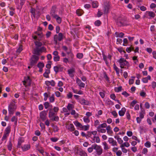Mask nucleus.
Listing matches in <instances>:
<instances>
[{"label": "nucleus", "mask_w": 156, "mask_h": 156, "mask_svg": "<svg viewBox=\"0 0 156 156\" xmlns=\"http://www.w3.org/2000/svg\"><path fill=\"white\" fill-rule=\"evenodd\" d=\"M54 132H56L58 131L59 130L58 127L56 126L53 125L52 126Z\"/></svg>", "instance_id": "6e6d98bb"}, {"label": "nucleus", "mask_w": 156, "mask_h": 156, "mask_svg": "<svg viewBox=\"0 0 156 156\" xmlns=\"http://www.w3.org/2000/svg\"><path fill=\"white\" fill-rule=\"evenodd\" d=\"M108 142L112 146H117V143L115 140L112 137H109L108 139Z\"/></svg>", "instance_id": "f8f14e48"}, {"label": "nucleus", "mask_w": 156, "mask_h": 156, "mask_svg": "<svg viewBox=\"0 0 156 156\" xmlns=\"http://www.w3.org/2000/svg\"><path fill=\"white\" fill-rule=\"evenodd\" d=\"M21 147L23 151H26L30 148V144H25Z\"/></svg>", "instance_id": "2eb2a0df"}, {"label": "nucleus", "mask_w": 156, "mask_h": 156, "mask_svg": "<svg viewBox=\"0 0 156 156\" xmlns=\"http://www.w3.org/2000/svg\"><path fill=\"white\" fill-rule=\"evenodd\" d=\"M80 103L82 105H88L90 104L89 102L86 100L84 99H82L80 101Z\"/></svg>", "instance_id": "a878e982"}, {"label": "nucleus", "mask_w": 156, "mask_h": 156, "mask_svg": "<svg viewBox=\"0 0 156 156\" xmlns=\"http://www.w3.org/2000/svg\"><path fill=\"white\" fill-rule=\"evenodd\" d=\"M36 47H39L42 45V43L39 41H35L34 42Z\"/></svg>", "instance_id": "4c0bfd02"}, {"label": "nucleus", "mask_w": 156, "mask_h": 156, "mask_svg": "<svg viewBox=\"0 0 156 156\" xmlns=\"http://www.w3.org/2000/svg\"><path fill=\"white\" fill-rule=\"evenodd\" d=\"M68 73L69 76L71 77H73L74 76V73H75V69L74 68H71L69 69Z\"/></svg>", "instance_id": "4468645a"}, {"label": "nucleus", "mask_w": 156, "mask_h": 156, "mask_svg": "<svg viewBox=\"0 0 156 156\" xmlns=\"http://www.w3.org/2000/svg\"><path fill=\"white\" fill-rule=\"evenodd\" d=\"M93 148L95 150L96 153L98 155H100L102 154L103 150L101 146L94 144Z\"/></svg>", "instance_id": "6e6552de"}, {"label": "nucleus", "mask_w": 156, "mask_h": 156, "mask_svg": "<svg viewBox=\"0 0 156 156\" xmlns=\"http://www.w3.org/2000/svg\"><path fill=\"white\" fill-rule=\"evenodd\" d=\"M60 59V57L59 55L54 56L53 60L55 62H58L59 61Z\"/></svg>", "instance_id": "864d4df0"}, {"label": "nucleus", "mask_w": 156, "mask_h": 156, "mask_svg": "<svg viewBox=\"0 0 156 156\" xmlns=\"http://www.w3.org/2000/svg\"><path fill=\"white\" fill-rule=\"evenodd\" d=\"M145 147L147 148H150L151 147V144L149 141H147L144 144Z\"/></svg>", "instance_id": "09e8293b"}, {"label": "nucleus", "mask_w": 156, "mask_h": 156, "mask_svg": "<svg viewBox=\"0 0 156 156\" xmlns=\"http://www.w3.org/2000/svg\"><path fill=\"white\" fill-rule=\"evenodd\" d=\"M46 49L43 46L41 48L35 47L34 49V53L37 55H40L42 52H45Z\"/></svg>", "instance_id": "20e7f679"}, {"label": "nucleus", "mask_w": 156, "mask_h": 156, "mask_svg": "<svg viewBox=\"0 0 156 156\" xmlns=\"http://www.w3.org/2000/svg\"><path fill=\"white\" fill-rule=\"evenodd\" d=\"M89 127L90 125H82L80 129L82 130L87 131L89 129Z\"/></svg>", "instance_id": "b1692460"}, {"label": "nucleus", "mask_w": 156, "mask_h": 156, "mask_svg": "<svg viewBox=\"0 0 156 156\" xmlns=\"http://www.w3.org/2000/svg\"><path fill=\"white\" fill-rule=\"evenodd\" d=\"M107 124L106 123H103L99 125L97 128V129H100L106 128L107 126Z\"/></svg>", "instance_id": "7c9ffc66"}, {"label": "nucleus", "mask_w": 156, "mask_h": 156, "mask_svg": "<svg viewBox=\"0 0 156 156\" xmlns=\"http://www.w3.org/2000/svg\"><path fill=\"white\" fill-rule=\"evenodd\" d=\"M100 122L98 120H96L94 121V125L95 127H96L97 126H98L100 125Z\"/></svg>", "instance_id": "e2e57ef3"}, {"label": "nucleus", "mask_w": 156, "mask_h": 156, "mask_svg": "<svg viewBox=\"0 0 156 156\" xmlns=\"http://www.w3.org/2000/svg\"><path fill=\"white\" fill-rule=\"evenodd\" d=\"M67 108L69 111H71L74 108V106L73 104L69 103L67 106Z\"/></svg>", "instance_id": "cd10ccee"}, {"label": "nucleus", "mask_w": 156, "mask_h": 156, "mask_svg": "<svg viewBox=\"0 0 156 156\" xmlns=\"http://www.w3.org/2000/svg\"><path fill=\"white\" fill-rule=\"evenodd\" d=\"M48 117L52 121L58 122L59 120V117L58 116L55 115V112L51 110L49 112Z\"/></svg>", "instance_id": "423d86ee"}, {"label": "nucleus", "mask_w": 156, "mask_h": 156, "mask_svg": "<svg viewBox=\"0 0 156 156\" xmlns=\"http://www.w3.org/2000/svg\"><path fill=\"white\" fill-rule=\"evenodd\" d=\"M101 24V21L99 20H97L94 22L95 25L96 26L98 27L100 26Z\"/></svg>", "instance_id": "603ef678"}, {"label": "nucleus", "mask_w": 156, "mask_h": 156, "mask_svg": "<svg viewBox=\"0 0 156 156\" xmlns=\"http://www.w3.org/2000/svg\"><path fill=\"white\" fill-rule=\"evenodd\" d=\"M31 80L29 76L25 77L24 80L23 81V84L25 87L30 86L31 84Z\"/></svg>", "instance_id": "9d476101"}, {"label": "nucleus", "mask_w": 156, "mask_h": 156, "mask_svg": "<svg viewBox=\"0 0 156 156\" xmlns=\"http://www.w3.org/2000/svg\"><path fill=\"white\" fill-rule=\"evenodd\" d=\"M113 68H114V69L117 75L118 76H119V69L118 68V67H117V66H116V65L115 64H114L113 65Z\"/></svg>", "instance_id": "2f4dec72"}, {"label": "nucleus", "mask_w": 156, "mask_h": 156, "mask_svg": "<svg viewBox=\"0 0 156 156\" xmlns=\"http://www.w3.org/2000/svg\"><path fill=\"white\" fill-rule=\"evenodd\" d=\"M58 41H61L63 39V36L62 34L61 33H58Z\"/></svg>", "instance_id": "c03bdc74"}, {"label": "nucleus", "mask_w": 156, "mask_h": 156, "mask_svg": "<svg viewBox=\"0 0 156 156\" xmlns=\"http://www.w3.org/2000/svg\"><path fill=\"white\" fill-rule=\"evenodd\" d=\"M49 101L51 103H53L55 101V95L54 94H52L49 97Z\"/></svg>", "instance_id": "72a5a7b5"}, {"label": "nucleus", "mask_w": 156, "mask_h": 156, "mask_svg": "<svg viewBox=\"0 0 156 156\" xmlns=\"http://www.w3.org/2000/svg\"><path fill=\"white\" fill-rule=\"evenodd\" d=\"M36 9L33 8H31L30 10V12L34 17H35L36 15Z\"/></svg>", "instance_id": "a19ab883"}, {"label": "nucleus", "mask_w": 156, "mask_h": 156, "mask_svg": "<svg viewBox=\"0 0 156 156\" xmlns=\"http://www.w3.org/2000/svg\"><path fill=\"white\" fill-rule=\"evenodd\" d=\"M109 6L108 5H105L103 8V11L104 13H107L109 12Z\"/></svg>", "instance_id": "c85d7f7f"}, {"label": "nucleus", "mask_w": 156, "mask_h": 156, "mask_svg": "<svg viewBox=\"0 0 156 156\" xmlns=\"http://www.w3.org/2000/svg\"><path fill=\"white\" fill-rule=\"evenodd\" d=\"M67 127V129L71 132H73L75 130V128L73 124H68Z\"/></svg>", "instance_id": "412c9836"}, {"label": "nucleus", "mask_w": 156, "mask_h": 156, "mask_svg": "<svg viewBox=\"0 0 156 156\" xmlns=\"http://www.w3.org/2000/svg\"><path fill=\"white\" fill-rule=\"evenodd\" d=\"M122 86H120L118 87H115L114 90L115 92H119L121 91L122 90Z\"/></svg>", "instance_id": "de8ad7c7"}, {"label": "nucleus", "mask_w": 156, "mask_h": 156, "mask_svg": "<svg viewBox=\"0 0 156 156\" xmlns=\"http://www.w3.org/2000/svg\"><path fill=\"white\" fill-rule=\"evenodd\" d=\"M50 70L49 69H48L46 70L45 72L43 74L44 76L46 78H49V74L50 73Z\"/></svg>", "instance_id": "bb28decb"}, {"label": "nucleus", "mask_w": 156, "mask_h": 156, "mask_svg": "<svg viewBox=\"0 0 156 156\" xmlns=\"http://www.w3.org/2000/svg\"><path fill=\"white\" fill-rule=\"evenodd\" d=\"M118 62L119 63L121 69H123L126 67L128 68L129 66V63L123 58L121 57Z\"/></svg>", "instance_id": "7ed1b4c3"}, {"label": "nucleus", "mask_w": 156, "mask_h": 156, "mask_svg": "<svg viewBox=\"0 0 156 156\" xmlns=\"http://www.w3.org/2000/svg\"><path fill=\"white\" fill-rule=\"evenodd\" d=\"M114 137L116 139L118 143L119 144H122L123 142V140L120 137L119 135H116L114 136Z\"/></svg>", "instance_id": "5701e85b"}, {"label": "nucleus", "mask_w": 156, "mask_h": 156, "mask_svg": "<svg viewBox=\"0 0 156 156\" xmlns=\"http://www.w3.org/2000/svg\"><path fill=\"white\" fill-rule=\"evenodd\" d=\"M9 136V135L4 133L3 135L2 138V141H4L5 140L7 137Z\"/></svg>", "instance_id": "680f3d73"}, {"label": "nucleus", "mask_w": 156, "mask_h": 156, "mask_svg": "<svg viewBox=\"0 0 156 156\" xmlns=\"http://www.w3.org/2000/svg\"><path fill=\"white\" fill-rule=\"evenodd\" d=\"M35 33L38 36L37 40L39 41H41L43 39L44 35L42 32H36Z\"/></svg>", "instance_id": "a211bd4d"}, {"label": "nucleus", "mask_w": 156, "mask_h": 156, "mask_svg": "<svg viewBox=\"0 0 156 156\" xmlns=\"http://www.w3.org/2000/svg\"><path fill=\"white\" fill-rule=\"evenodd\" d=\"M102 145L104 146V149L105 150H107L110 148L108 145L107 144L106 142H104L102 143Z\"/></svg>", "instance_id": "473e14b6"}, {"label": "nucleus", "mask_w": 156, "mask_h": 156, "mask_svg": "<svg viewBox=\"0 0 156 156\" xmlns=\"http://www.w3.org/2000/svg\"><path fill=\"white\" fill-rule=\"evenodd\" d=\"M110 98L114 100H115V99H116V97L115 95V94H112L110 95Z\"/></svg>", "instance_id": "052dcab7"}, {"label": "nucleus", "mask_w": 156, "mask_h": 156, "mask_svg": "<svg viewBox=\"0 0 156 156\" xmlns=\"http://www.w3.org/2000/svg\"><path fill=\"white\" fill-rule=\"evenodd\" d=\"M24 141V139L23 137H20L19 138L18 140V144L17 145V147L20 148L21 147V146L22 144L23 143Z\"/></svg>", "instance_id": "6ab92c4d"}, {"label": "nucleus", "mask_w": 156, "mask_h": 156, "mask_svg": "<svg viewBox=\"0 0 156 156\" xmlns=\"http://www.w3.org/2000/svg\"><path fill=\"white\" fill-rule=\"evenodd\" d=\"M94 146V144L92 145L91 147L88 148L87 151L89 153H91L93 151V150L94 149L93 148Z\"/></svg>", "instance_id": "8fccbe9b"}, {"label": "nucleus", "mask_w": 156, "mask_h": 156, "mask_svg": "<svg viewBox=\"0 0 156 156\" xmlns=\"http://www.w3.org/2000/svg\"><path fill=\"white\" fill-rule=\"evenodd\" d=\"M111 114L114 118H116L118 116V113L115 111H113L111 112Z\"/></svg>", "instance_id": "5fc2aeb1"}, {"label": "nucleus", "mask_w": 156, "mask_h": 156, "mask_svg": "<svg viewBox=\"0 0 156 156\" xmlns=\"http://www.w3.org/2000/svg\"><path fill=\"white\" fill-rule=\"evenodd\" d=\"M98 6V3L97 1H94L92 3V7L93 8H97Z\"/></svg>", "instance_id": "e433bc0d"}, {"label": "nucleus", "mask_w": 156, "mask_h": 156, "mask_svg": "<svg viewBox=\"0 0 156 156\" xmlns=\"http://www.w3.org/2000/svg\"><path fill=\"white\" fill-rule=\"evenodd\" d=\"M17 108V105L14 102L12 101L8 105V110L9 115L11 116L13 115Z\"/></svg>", "instance_id": "f03ea898"}, {"label": "nucleus", "mask_w": 156, "mask_h": 156, "mask_svg": "<svg viewBox=\"0 0 156 156\" xmlns=\"http://www.w3.org/2000/svg\"><path fill=\"white\" fill-rule=\"evenodd\" d=\"M115 37H119L120 38H122L124 35V34L122 32L119 33L116 32H115Z\"/></svg>", "instance_id": "393cba45"}, {"label": "nucleus", "mask_w": 156, "mask_h": 156, "mask_svg": "<svg viewBox=\"0 0 156 156\" xmlns=\"http://www.w3.org/2000/svg\"><path fill=\"white\" fill-rule=\"evenodd\" d=\"M126 111V109L125 107L122 108L121 110H119L118 112L119 115L120 116H123L125 115Z\"/></svg>", "instance_id": "aec40b11"}, {"label": "nucleus", "mask_w": 156, "mask_h": 156, "mask_svg": "<svg viewBox=\"0 0 156 156\" xmlns=\"http://www.w3.org/2000/svg\"><path fill=\"white\" fill-rule=\"evenodd\" d=\"M47 112L45 111L41 112L40 113V118L42 121H44L46 118Z\"/></svg>", "instance_id": "9b49d317"}, {"label": "nucleus", "mask_w": 156, "mask_h": 156, "mask_svg": "<svg viewBox=\"0 0 156 156\" xmlns=\"http://www.w3.org/2000/svg\"><path fill=\"white\" fill-rule=\"evenodd\" d=\"M87 136L88 137H90L91 138V139L92 140H95V136H93L92 134H91L90 132H88Z\"/></svg>", "instance_id": "ea45409f"}, {"label": "nucleus", "mask_w": 156, "mask_h": 156, "mask_svg": "<svg viewBox=\"0 0 156 156\" xmlns=\"http://www.w3.org/2000/svg\"><path fill=\"white\" fill-rule=\"evenodd\" d=\"M97 131L99 132H100L102 133H105L106 132V129L104 128L97 129Z\"/></svg>", "instance_id": "37998d69"}, {"label": "nucleus", "mask_w": 156, "mask_h": 156, "mask_svg": "<svg viewBox=\"0 0 156 156\" xmlns=\"http://www.w3.org/2000/svg\"><path fill=\"white\" fill-rule=\"evenodd\" d=\"M137 101L135 100H134L132 101L130 103V108H132L134 106L136 105H135L137 103Z\"/></svg>", "instance_id": "c9c22d12"}, {"label": "nucleus", "mask_w": 156, "mask_h": 156, "mask_svg": "<svg viewBox=\"0 0 156 156\" xmlns=\"http://www.w3.org/2000/svg\"><path fill=\"white\" fill-rule=\"evenodd\" d=\"M148 15L149 16L153 18L155 16V14L153 12H149Z\"/></svg>", "instance_id": "0e129e2a"}, {"label": "nucleus", "mask_w": 156, "mask_h": 156, "mask_svg": "<svg viewBox=\"0 0 156 156\" xmlns=\"http://www.w3.org/2000/svg\"><path fill=\"white\" fill-rule=\"evenodd\" d=\"M106 103L108 105H113L114 103L111 100L108 99L106 101Z\"/></svg>", "instance_id": "49530a36"}, {"label": "nucleus", "mask_w": 156, "mask_h": 156, "mask_svg": "<svg viewBox=\"0 0 156 156\" xmlns=\"http://www.w3.org/2000/svg\"><path fill=\"white\" fill-rule=\"evenodd\" d=\"M76 83L80 87L82 88H84L85 87V83L82 82L81 80L79 79L78 78H76Z\"/></svg>", "instance_id": "dca6fc26"}, {"label": "nucleus", "mask_w": 156, "mask_h": 156, "mask_svg": "<svg viewBox=\"0 0 156 156\" xmlns=\"http://www.w3.org/2000/svg\"><path fill=\"white\" fill-rule=\"evenodd\" d=\"M123 45L124 46H126L128 43V41L127 39L126 38L124 39L123 40Z\"/></svg>", "instance_id": "bf43d9fd"}, {"label": "nucleus", "mask_w": 156, "mask_h": 156, "mask_svg": "<svg viewBox=\"0 0 156 156\" xmlns=\"http://www.w3.org/2000/svg\"><path fill=\"white\" fill-rule=\"evenodd\" d=\"M39 59V57L38 56L36 55H33L30 60V66H34L37 63Z\"/></svg>", "instance_id": "0eeeda50"}, {"label": "nucleus", "mask_w": 156, "mask_h": 156, "mask_svg": "<svg viewBox=\"0 0 156 156\" xmlns=\"http://www.w3.org/2000/svg\"><path fill=\"white\" fill-rule=\"evenodd\" d=\"M58 35L57 34L55 35L54 37V44L56 45L58 43Z\"/></svg>", "instance_id": "79ce46f5"}, {"label": "nucleus", "mask_w": 156, "mask_h": 156, "mask_svg": "<svg viewBox=\"0 0 156 156\" xmlns=\"http://www.w3.org/2000/svg\"><path fill=\"white\" fill-rule=\"evenodd\" d=\"M151 86L153 89L155 88L156 87V82L155 81H153L151 83Z\"/></svg>", "instance_id": "774afa93"}, {"label": "nucleus", "mask_w": 156, "mask_h": 156, "mask_svg": "<svg viewBox=\"0 0 156 156\" xmlns=\"http://www.w3.org/2000/svg\"><path fill=\"white\" fill-rule=\"evenodd\" d=\"M57 11V9L56 5L53 6L51 9L50 14L51 16L56 19L57 22L59 24L61 23L62 19L58 15L56 14Z\"/></svg>", "instance_id": "f257e3e1"}, {"label": "nucleus", "mask_w": 156, "mask_h": 156, "mask_svg": "<svg viewBox=\"0 0 156 156\" xmlns=\"http://www.w3.org/2000/svg\"><path fill=\"white\" fill-rule=\"evenodd\" d=\"M83 13V11L82 9H78L76 11V13L78 16H81Z\"/></svg>", "instance_id": "f704fd0d"}, {"label": "nucleus", "mask_w": 156, "mask_h": 156, "mask_svg": "<svg viewBox=\"0 0 156 156\" xmlns=\"http://www.w3.org/2000/svg\"><path fill=\"white\" fill-rule=\"evenodd\" d=\"M17 118L14 116H13L11 119V121L12 122H15V123H17Z\"/></svg>", "instance_id": "4d7b16f0"}, {"label": "nucleus", "mask_w": 156, "mask_h": 156, "mask_svg": "<svg viewBox=\"0 0 156 156\" xmlns=\"http://www.w3.org/2000/svg\"><path fill=\"white\" fill-rule=\"evenodd\" d=\"M83 121L85 123H89L90 122L89 118L87 117L86 116H84L83 118Z\"/></svg>", "instance_id": "58836bf2"}, {"label": "nucleus", "mask_w": 156, "mask_h": 156, "mask_svg": "<svg viewBox=\"0 0 156 156\" xmlns=\"http://www.w3.org/2000/svg\"><path fill=\"white\" fill-rule=\"evenodd\" d=\"M107 133L110 136H112L113 133V132L112 130V128L110 125H108L106 128Z\"/></svg>", "instance_id": "ddd939ff"}, {"label": "nucleus", "mask_w": 156, "mask_h": 156, "mask_svg": "<svg viewBox=\"0 0 156 156\" xmlns=\"http://www.w3.org/2000/svg\"><path fill=\"white\" fill-rule=\"evenodd\" d=\"M102 56L104 60L105 61L106 64L108 65L109 63V61L111 59L112 56L108 54L107 56L105 54H102Z\"/></svg>", "instance_id": "1a4fd4ad"}, {"label": "nucleus", "mask_w": 156, "mask_h": 156, "mask_svg": "<svg viewBox=\"0 0 156 156\" xmlns=\"http://www.w3.org/2000/svg\"><path fill=\"white\" fill-rule=\"evenodd\" d=\"M73 123L76 126V127L77 128V129H80L82 126V124L77 121H74L73 122Z\"/></svg>", "instance_id": "4be33fe9"}, {"label": "nucleus", "mask_w": 156, "mask_h": 156, "mask_svg": "<svg viewBox=\"0 0 156 156\" xmlns=\"http://www.w3.org/2000/svg\"><path fill=\"white\" fill-rule=\"evenodd\" d=\"M50 139L51 141L55 142L58 140V138L57 137H54L51 138Z\"/></svg>", "instance_id": "69168bd1"}, {"label": "nucleus", "mask_w": 156, "mask_h": 156, "mask_svg": "<svg viewBox=\"0 0 156 156\" xmlns=\"http://www.w3.org/2000/svg\"><path fill=\"white\" fill-rule=\"evenodd\" d=\"M44 108L45 109H47L49 106L50 104L48 102H45L44 104Z\"/></svg>", "instance_id": "338daca9"}, {"label": "nucleus", "mask_w": 156, "mask_h": 156, "mask_svg": "<svg viewBox=\"0 0 156 156\" xmlns=\"http://www.w3.org/2000/svg\"><path fill=\"white\" fill-rule=\"evenodd\" d=\"M37 66L38 68H43L44 66V64L42 62H39L37 65Z\"/></svg>", "instance_id": "13d9d810"}, {"label": "nucleus", "mask_w": 156, "mask_h": 156, "mask_svg": "<svg viewBox=\"0 0 156 156\" xmlns=\"http://www.w3.org/2000/svg\"><path fill=\"white\" fill-rule=\"evenodd\" d=\"M12 144L10 140L9 141V144L7 145V148L9 150L11 151L12 149Z\"/></svg>", "instance_id": "a18cd8bd"}, {"label": "nucleus", "mask_w": 156, "mask_h": 156, "mask_svg": "<svg viewBox=\"0 0 156 156\" xmlns=\"http://www.w3.org/2000/svg\"><path fill=\"white\" fill-rule=\"evenodd\" d=\"M45 84L47 86H48L51 85L52 87H54L55 84V83L54 80H52L51 81H46Z\"/></svg>", "instance_id": "f3484780"}, {"label": "nucleus", "mask_w": 156, "mask_h": 156, "mask_svg": "<svg viewBox=\"0 0 156 156\" xmlns=\"http://www.w3.org/2000/svg\"><path fill=\"white\" fill-rule=\"evenodd\" d=\"M74 153L76 155L80 156H87V153L80 148H76L74 151Z\"/></svg>", "instance_id": "39448f33"}, {"label": "nucleus", "mask_w": 156, "mask_h": 156, "mask_svg": "<svg viewBox=\"0 0 156 156\" xmlns=\"http://www.w3.org/2000/svg\"><path fill=\"white\" fill-rule=\"evenodd\" d=\"M126 116L127 119L130 120L131 119V116L129 111H127L126 113Z\"/></svg>", "instance_id": "3c124183"}, {"label": "nucleus", "mask_w": 156, "mask_h": 156, "mask_svg": "<svg viewBox=\"0 0 156 156\" xmlns=\"http://www.w3.org/2000/svg\"><path fill=\"white\" fill-rule=\"evenodd\" d=\"M11 128L10 126H8L5 129L4 133L9 135L11 131Z\"/></svg>", "instance_id": "c756f323"}]
</instances>
